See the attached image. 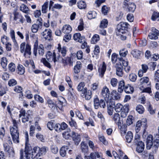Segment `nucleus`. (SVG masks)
<instances>
[{"label":"nucleus","mask_w":159,"mask_h":159,"mask_svg":"<svg viewBox=\"0 0 159 159\" xmlns=\"http://www.w3.org/2000/svg\"><path fill=\"white\" fill-rule=\"evenodd\" d=\"M71 120L69 122L70 125L71 127H74V129H77L78 126L75 121L72 118H71Z\"/></svg>","instance_id":"nucleus-52"},{"label":"nucleus","mask_w":159,"mask_h":159,"mask_svg":"<svg viewBox=\"0 0 159 159\" xmlns=\"http://www.w3.org/2000/svg\"><path fill=\"white\" fill-rule=\"evenodd\" d=\"M30 64L33 69H35V66L34 61L32 60H30V62L28 61H25L24 65L25 67H28Z\"/></svg>","instance_id":"nucleus-48"},{"label":"nucleus","mask_w":159,"mask_h":159,"mask_svg":"<svg viewBox=\"0 0 159 159\" xmlns=\"http://www.w3.org/2000/svg\"><path fill=\"white\" fill-rule=\"evenodd\" d=\"M112 93L113 98H114L115 99L118 100L120 98V95L116 91L113 90L112 92Z\"/></svg>","instance_id":"nucleus-51"},{"label":"nucleus","mask_w":159,"mask_h":159,"mask_svg":"<svg viewBox=\"0 0 159 159\" xmlns=\"http://www.w3.org/2000/svg\"><path fill=\"white\" fill-rule=\"evenodd\" d=\"M20 8V10L25 13H27L29 10L28 7L24 4H22Z\"/></svg>","instance_id":"nucleus-49"},{"label":"nucleus","mask_w":159,"mask_h":159,"mask_svg":"<svg viewBox=\"0 0 159 159\" xmlns=\"http://www.w3.org/2000/svg\"><path fill=\"white\" fill-rule=\"evenodd\" d=\"M57 49L58 52L61 53L63 57H65L66 56L67 51L66 50V47L63 46L62 48H61V45L60 43H59L58 44Z\"/></svg>","instance_id":"nucleus-30"},{"label":"nucleus","mask_w":159,"mask_h":159,"mask_svg":"<svg viewBox=\"0 0 159 159\" xmlns=\"http://www.w3.org/2000/svg\"><path fill=\"white\" fill-rule=\"evenodd\" d=\"M71 134L72 137H73V140L74 141L75 144L77 145L80 141V136L74 131L72 132Z\"/></svg>","instance_id":"nucleus-16"},{"label":"nucleus","mask_w":159,"mask_h":159,"mask_svg":"<svg viewBox=\"0 0 159 159\" xmlns=\"http://www.w3.org/2000/svg\"><path fill=\"white\" fill-rule=\"evenodd\" d=\"M146 121V120H145V122L138 121L137 122L136 124V126H137V127H139L140 128H141V127H142L144 129V131L143 133V135H144V134L145 133V129L147 127V124Z\"/></svg>","instance_id":"nucleus-20"},{"label":"nucleus","mask_w":159,"mask_h":159,"mask_svg":"<svg viewBox=\"0 0 159 159\" xmlns=\"http://www.w3.org/2000/svg\"><path fill=\"white\" fill-rule=\"evenodd\" d=\"M136 110L139 114H142L143 113L144 109L143 106L141 105H138L136 107Z\"/></svg>","instance_id":"nucleus-41"},{"label":"nucleus","mask_w":159,"mask_h":159,"mask_svg":"<svg viewBox=\"0 0 159 159\" xmlns=\"http://www.w3.org/2000/svg\"><path fill=\"white\" fill-rule=\"evenodd\" d=\"M134 143L137 145L136 151L139 153L142 152L144 148V144L143 142L140 140V136L138 134L135 136Z\"/></svg>","instance_id":"nucleus-5"},{"label":"nucleus","mask_w":159,"mask_h":159,"mask_svg":"<svg viewBox=\"0 0 159 159\" xmlns=\"http://www.w3.org/2000/svg\"><path fill=\"white\" fill-rule=\"evenodd\" d=\"M34 98L35 100L41 103L44 102V100L43 98L41 97L39 95L35 94L34 96Z\"/></svg>","instance_id":"nucleus-61"},{"label":"nucleus","mask_w":159,"mask_h":159,"mask_svg":"<svg viewBox=\"0 0 159 159\" xmlns=\"http://www.w3.org/2000/svg\"><path fill=\"white\" fill-rule=\"evenodd\" d=\"M7 60L6 57H3L1 59V64L2 68L6 69Z\"/></svg>","instance_id":"nucleus-47"},{"label":"nucleus","mask_w":159,"mask_h":159,"mask_svg":"<svg viewBox=\"0 0 159 159\" xmlns=\"http://www.w3.org/2000/svg\"><path fill=\"white\" fill-rule=\"evenodd\" d=\"M48 3V2H45L42 6V11L43 13H46L47 11Z\"/></svg>","instance_id":"nucleus-54"},{"label":"nucleus","mask_w":159,"mask_h":159,"mask_svg":"<svg viewBox=\"0 0 159 159\" xmlns=\"http://www.w3.org/2000/svg\"><path fill=\"white\" fill-rule=\"evenodd\" d=\"M100 156L98 152H94L91 153L89 156H85V159H96V157L100 158Z\"/></svg>","instance_id":"nucleus-19"},{"label":"nucleus","mask_w":159,"mask_h":159,"mask_svg":"<svg viewBox=\"0 0 159 159\" xmlns=\"http://www.w3.org/2000/svg\"><path fill=\"white\" fill-rule=\"evenodd\" d=\"M46 56L48 61L46 60L45 58H43L41 59V61L42 62L45 66L49 68H50L51 66L48 62H52L53 61L55 63L56 61H57L60 58V56H58L57 57H56V54L55 52H53V54L52 55V53L50 51H48L47 52V53L46 54Z\"/></svg>","instance_id":"nucleus-1"},{"label":"nucleus","mask_w":159,"mask_h":159,"mask_svg":"<svg viewBox=\"0 0 159 159\" xmlns=\"http://www.w3.org/2000/svg\"><path fill=\"white\" fill-rule=\"evenodd\" d=\"M85 86V83L84 82H81L78 85L77 87V90L79 91H81L82 93H84L87 90V89L86 87L84 88Z\"/></svg>","instance_id":"nucleus-21"},{"label":"nucleus","mask_w":159,"mask_h":159,"mask_svg":"<svg viewBox=\"0 0 159 159\" xmlns=\"http://www.w3.org/2000/svg\"><path fill=\"white\" fill-rule=\"evenodd\" d=\"M51 150L52 152L54 154L57 153L58 151L57 147L55 145H52L51 146Z\"/></svg>","instance_id":"nucleus-59"},{"label":"nucleus","mask_w":159,"mask_h":159,"mask_svg":"<svg viewBox=\"0 0 159 159\" xmlns=\"http://www.w3.org/2000/svg\"><path fill=\"white\" fill-rule=\"evenodd\" d=\"M73 39L75 41L80 43H82L83 40V37L81 36L80 33L75 34L73 36Z\"/></svg>","instance_id":"nucleus-29"},{"label":"nucleus","mask_w":159,"mask_h":159,"mask_svg":"<svg viewBox=\"0 0 159 159\" xmlns=\"http://www.w3.org/2000/svg\"><path fill=\"white\" fill-rule=\"evenodd\" d=\"M62 63L64 64V66L67 65L68 64H72V61L71 60L70 57H67L64 58H62Z\"/></svg>","instance_id":"nucleus-34"},{"label":"nucleus","mask_w":159,"mask_h":159,"mask_svg":"<svg viewBox=\"0 0 159 159\" xmlns=\"http://www.w3.org/2000/svg\"><path fill=\"white\" fill-rule=\"evenodd\" d=\"M151 85L148 86L146 87L139 88L143 92H146L150 93L151 92Z\"/></svg>","instance_id":"nucleus-53"},{"label":"nucleus","mask_w":159,"mask_h":159,"mask_svg":"<svg viewBox=\"0 0 159 159\" xmlns=\"http://www.w3.org/2000/svg\"><path fill=\"white\" fill-rule=\"evenodd\" d=\"M38 148L34 147L32 151L31 157L32 159H39L41 156V154L38 152Z\"/></svg>","instance_id":"nucleus-15"},{"label":"nucleus","mask_w":159,"mask_h":159,"mask_svg":"<svg viewBox=\"0 0 159 159\" xmlns=\"http://www.w3.org/2000/svg\"><path fill=\"white\" fill-rule=\"evenodd\" d=\"M140 84L139 88L146 87L151 85V82L149 79L147 77L141 78L140 80Z\"/></svg>","instance_id":"nucleus-10"},{"label":"nucleus","mask_w":159,"mask_h":159,"mask_svg":"<svg viewBox=\"0 0 159 159\" xmlns=\"http://www.w3.org/2000/svg\"><path fill=\"white\" fill-rule=\"evenodd\" d=\"M124 91L126 93H132L134 91V88L130 85L128 84L127 86H125Z\"/></svg>","instance_id":"nucleus-40"},{"label":"nucleus","mask_w":159,"mask_h":159,"mask_svg":"<svg viewBox=\"0 0 159 159\" xmlns=\"http://www.w3.org/2000/svg\"><path fill=\"white\" fill-rule=\"evenodd\" d=\"M81 95L82 97L84 96L86 99L89 100L91 98V91L90 90H87L84 93H82Z\"/></svg>","instance_id":"nucleus-35"},{"label":"nucleus","mask_w":159,"mask_h":159,"mask_svg":"<svg viewBox=\"0 0 159 159\" xmlns=\"http://www.w3.org/2000/svg\"><path fill=\"white\" fill-rule=\"evenodd\" d=\"M128 53V51L125 49H123L120 50L119 52V54L120 56L125 57Z\"/></svg>","instance_id":"nucleus-62"},{"label":"nucleus","mask_w":159,"mask_h":159,"mask_svg":"<svg viewBox=\"0 0 159 159\" xmlns=\"http://www.w3.org/2000/svg\"><path fill=\"white\" fill-rule=\"evenodd\" d=\"M153 137L151 135H149L147 139L146 148L150 149L152 148L153 152H155L159 147L158 142H152Z\"/></svg>","instance_id":"nucleus-3"},{"label":"nucleus","mask_w":159,"mask_h":159,"mask_svg":"<svg viewBox=\"0 0 159 159\" xmlns=\"http://www.w3.org/2000/svg\"><path fill=\"white\" fill-rule=\"evenodd\" d=\"M20 52L21 53H23V56L25 58H30L31 55V46L28 44L26 43L25 42L22 43L20 45Z\"/></svg>","instance_id":"nucleus-4"},{"label":"nucleus","mask_w":159,"mask_h":159,"mask_svg":"<svg viewBox=\"0 0 159 159\" xmlns=\"http://www.w3.org/2000/svg\"><path fill=\"white\" fill-rule=\"evenodd\" d=\"M17 70L18 74L22 75L25 72V68L22 65H19L17 68Z\"/></svg>","instance_id":"nucleus-37"},{"label":"nucleus","mask_w":159,"mask_h":159,"mask_svg":"<svg viewBox=\"0 0 159 159\" xmlns=\"http://www.w3.org/2000/svg\"><path fill=\"white\" fill-rule=\"evenodd\" d=\"M154 80L156 82H159V70H157L155 73Z\"/></svg>","instance_id":"nucleus-64"},{"label":"nucleus","mask_w":159,"mask_h":159,"mask_svg":"<svg viewBox=\"0 0 159 159\" xmlns=\"http://www.w3.org/2000/svg\"><path fill=\"white\" fill-rule=\"evenodd\" d=\"M39 149H38V152L40 153L41 155L43 154H45L46 152V148L45 147H43L41 148L38 147Z\"/></svg>","instance_id":"nucleus-58"},{"label":"nucleus","mask_w":159,"mask_h":159,"mask_svg":"<svg viewBox=\"0 0 159 159\" xmlns=\"http://www.w3.org/2000/svg\"><path fill=\"white\" fill-rule=\"evenodd\" d=\"M78 7L80 9H85L86 7V5L85 2L80 1L77 3Z\"/></svg>","instance_id":"nucleus-46"},{"label":"nucleus","mask_w":159,"mask_h":159,"mask_svg":"<svg viewBox=\"0 0 159 159\" xmlns=\"http://www.w3.org/2000/svg\"><path fill=\"white\" fill-rule=\"evenodd\" d=\"M42 20L41 18L37 20L36 24L32 25L31 30L33 33H36L39 29H41L43 25Z\"/></svg>","instance_id":"nucleus-9"},{"label":"nucleus","mask_w":159,"mask_h":159,"mask_svg":"<svg viewBox=\"0 0 159 159\" xmlns=\"http://www.w3.org/2000/svg\"><path fill=\"white\" fill-rule=\"evenodd\" d=\"M3 146L5 151L8 152L9 155V157H14L15 152L13 148L12 147H10L8 144L6 143H4Z\"/></svg>","instance_id":"nucleus-13"},{"label":"nucleus","mask_w":159,"mask_h":159,"mask_svg":"<svg viewBox=\"0 0 159 159\" xmlns=\"http://www.w3.org/2000/svg\"><path fill=\"white\" fill-rule=\"evenodd\" d=\"M118 91L119 92L121 93L125 89V82L123 80L120 81L118 83Z\"/></svg>","instance_id":"nucleus-31"},{"label":"nucleus","mask_w":159,"mask_h":159,"mask_svg":"<svg viewBox=\"0 0 159 159\" xmlns=\"http://www.w3.org/2000/svg\"><path fill=\"white\" fill-rule=\"evenodd\" d=\"M95 14L96 12L95 11H89L87 16L88 18L89 19H91L95 18L96 17Z\"/></svg>","instance_id":"nucleus-55"},{"label":"nucleus","mask_w":159,"mask_h":159,"mask_svg":"<svg viewBox=\"0 0 159 159\" xmlns=\"http://www.w3.org/2000/svg\"><path fill=\"white\" fill-rule=\"evenodd\" d=\"M81 149L82 152L84 154H87L88 152V147L84 142L81 143Z\"/></svg>","instance_id":"nucleus-32"},{"label":"nucleus","mask_w":159,"mask_h":159,"mask_svg":"<svg viewBox=\"0 0 159 159\" xmlns=\"http://www.w3.org/2000/svg\"><path fill=\"white\" fill-rule=\"evenodd\" d=\"M101 94L105 99H107L109 97L110 92L109 89L106 86H104L102 89Z\"/></svg>","instance_id":"nucleus-17"},{"label":"nucleus","mask_w":159,"mask_h":159,"mask_svg":"<svg viewBox=\"0 0 159 159\" xmlns=\"http://www.w3.org/2000/svg\"><path fill=\"white\" fill-rule=\"evenodd\" d=\"M25 148L24 152L25 154V159H30V151L32 149V147L30 146L29 143V137L28 133L26 132L25 134Z\"/></svg>","instance_id":"nucleus-6"},{"label":"nucleus","mask_w":159,"mask_h":159,"mask_svg":"<svg viewBox=\"0 0 159 159\" xmlns=\"http://www.w3.org/2000/svg\"><path fill=\"white\" fill-rule=\"evenodd\" d=\"M159 35V31L155 28L153 27L151 29V32L148 35L149 38L151 39L156 40L158 39Z\"/></svg>","instance_id":"nucleus-11"},{"label":"nucleus","mask_w":159,"mask_h":159,"mask_svg":"<svg viewBox=\"0 0 159 159\" xmlns=\"http://www.w3.org/2000/svg\"><path fill=\"white\" fill-rule=\"evenodd\" d=\"M82 67V64L80 61H77L74 67V72L75 74L79 73Z\"/></svg>","instance_id":"nucleus-23"},{"label":"nucleus","mask_w":159,"mask_h":159,"mask_svg":"<svg viewBox=\"0 0 159 159\" xmlns=\"http://www.w3.org/2000/svg\"><path fill=\"white\" fill-rule=\"evenodd\" d=\"M100 39L99 35L97 34H94L91 40V43L93 44L96 43Z\"/></svg>","instance_id":"nucleus-42"},{"label":"nucleus","mask_w":159,"mask_h":159,"mask_svg":"<svg viewBox=\"0 0 159 159\" xmlns=\"http://www.w3.org/2000/svg\"><path fill=\"white\" fill-rule=\"evenodd\" d=\"M128 24L127 23L121 22L117 25L116 34L118 35L119 33L122 34L128 32Z\"/></svg>","instance_id":"nucleus-7"},{"label":"nucleus","mask_w":159,"mask_h":159,"mask_svg":"<svg viewBox=\"0 0 159 159\" xmlns=\"http://www.w3.org/2000/svg\"><path fill=\"white\" fill-rule=\"evenodd\" d=\"M124 109V106L121 104L118 103L115 106V110L116 112H120Z\"/></svg>","instance_id":"nucleus-45"},{"label":"nucleus","mask_w":159,"mask_h":159,"mask_svg":"<svg viewBox=\"0 0 159 159\" xmlns=\"http://www.w3.org/2000/svg\"><path fill=\"white\" fill-rule=\"evenodd\" d=\"M120 125V126H118V128L120 129L121 135L122 136H124L125 135L127 131V125L124 124Z\"/></svg>","instance_id":"nucleus-27"},{"label":"nucleus","mask_w":159,"mask_h":159,"mask_svg":"<svg viewBox=\"0 0 159 159\" xmlns=\"http://www.w3.org/2000/svg\"><path fill=\"white\" fill-rule=\"evenodd\" d=\"M72 30L71 27L68 25H64L62 28V32L66 34H70Z\"/></svg>","instance_id":"nucleus-28"},{"label":"nucleus","mask_w":159,"mask_h":159,"mask_svg":"<svg viewBox=\"0 0 159 159\" xmlns=\"http://www.w3.org/2000/svg\"><path fill=\"white\" fill-rule=\"evenodd\" d=\"M8 69L11 72L14 71L16 69V66L15 64L13 62L10 63L8 66Z\"/></svg>","instance_id":"nucleus-57"},{"label":"nucleus","mask_w":159,"mask_h":159,"mask_svg":"<svg viewBox=\"0 0 159 159\" xmlns=\"http://www.w3.org/2000/svg\"><path fill=\"white\" fill-rule=\"evenodd\" d=\"M133 134L130 131H128L125 136L126 142L129 143H131L133 138Z\"/></svg>","instance_id":"nucleus-33"},{"label":"nucleus","mask_w":159,"mask_h":159,"mask_svg":"<svg viewBox=\"0 0 159 159\" xmlns=\"http://www.w3.org/2000/svg\"><path fill=\"white\" fill-rule=\"evenodd\" d=\"M124 5L126 8L129 12H133L134 11L136 6L134 3H127L126 2H124Z\"/></svg>","instance_id":"nucleus-12"},{"label":"nucleus","mask_w":159,"mask_h":159,"mask_svg":"<svg viewBox=\"0 0 159 159\" xmlns=\"http://www.w3.org/2000/svg\"><path fill=\"white\" fill-rule=\"evenodd\" d=\"M68 148V147L67 146H62L61 148L59 151L61 156L62 157H65L66 154V151Z\"/></svg>","instance_id":"nucleus-26"},{"label":"nucleus","mask_w":159,"mask_h":159,"mask_svg":"<svg viewBox=\"0 0 159 159\" xmlns=\"http://www.w3.org/2000/svg\"><path fill=\"white\" fill-rule=\"evenodd\" d=\"M10 36L14 44L16 46H18V44L16 41L15 35V32L14 30H11L10 32Z\"/></svg>","instance_id":"nucleus-38"},{"label":"nucleus","mask_w":159,"mask_h":159,"mask_svg":"<svg viewBox=\"0 0 159 159\" xmlns=\"http://www.w3.org/2000/svg\"><path fill=\"white\" fill-rule=\"evenodd\" d=\"M105 100L106 102L107 107H111L112 108L113 107V106L115 105V102L113 99H110L107 101L106 99H105Z\"/></svg>","instance_id":"nucleus-39"},{"label":"nucleus","mask_w":159,"mask_h":159,"mask_svg":"<svg viewBox=\"0 0 159 159\" xmlns=\"http://www.w3.org/2000/svg\"><path fill=\"white\" fill-rule=\"evenodd\" d=\"M14 20L16 21L18 20L19 22L23 23L24 22L23 17L21 14L17 12H15L14 14Z\"/></svg>","instance_id":"nucleus-22"},{"label":"nucleus","mask_w":159,"mask_h":159,"mask_svg":"<svg viewBox=\"0 0 159 159\" xmlns=\"http://www.w3.org/2000/svg\"><path fill=\"white\" fill-rule=\"evenodd\" d=\"M129 111V108L128 106L125 105L124 106V109L121 111V117L125 118L126 116Z\"/></svg>","instance_id":"nucleus-24"},{"label":"nucleus","mask_w":159,"mask_h":159,"mask_svg":"<svg viewBox=\"0 0 159 159\" xmlns=\"http://www.w3.org/2000/svg\"><path fill=\"white\" fill-rule=\"evenodd\" d=\"M38 52L39 55L43 56L44 54V47L42 44L39 45L38 48Z\"/></svg>","instance_id":"nucleus-56"},{"label":"nucleus","mask_w":159,"mask_h":159,"mask_svg":"<svg viewBox=\"0 0 159 159\" xmlns=\"http://www.w3.org/2000/svg\"><path fill=\"white\" fill-rule=\"evenodd\" d=\"M48 103L49 107L52 110H54L55 108H57V105L56 104H55L52 100L51 99H48L47 101Z\"/></svg>","instance_id":"nucleus-43"},{"label":"nucleus","mask_w":159,"mask_h":159,"mask_svg":"<svg viewBox=\"0 0 159 159\" xmlns=\"http://www.w3.org/2000/svg\"><path fill=\"white\" fill-rule=\"evenodd\" d=\"M13 126L10 128V134L13 142L14 143H19V132L18 130L17 122L15 120H12Z\"/></svg>","instance_id":"nucleus-2"},{"label":"nucleus","mask_w":159,"mask_h":159,"mask_svg":"<svg viewBox=\"0 0 159 159\" xmlns=\"http://www.w3.org/2000/svg\"><path fill=\"white\" fill-rule=\"evenodd\" d=\"M108 22L107 19H103L101 22L100 27L102 29L107 27L108 25Z\"/></svg>","instance_id":"nucleus-50"},{"label":"nucleus","mask_w":159,"mask_h":159,"mask_svg":"<svg viewBox=\"0 0 159 159\" xmlns=\"http://www.w3.org/2000/svg\"><path fill=\"white\" fill-rule=\"evenodd\" d=\"M94 105L96 109H98L100 107L103 108H105L106 107L105 101L103 99L99 100L98 98H96L94 99Z\"/></svg>","instance_id":"nucleus-8"},{"label":"nucleus","mask_w":159,"mask_h":159,"mask_svg":"<svg viewBox=\"0 0 159 159\" xmlns=\"http://www.w3.org/2000/svg\"><path fill=\"white\" fill-rule=\"evenodd\" d=\"M137 76L134 74H131L129 75V79L132 82H135L137 79Z\"/></svg>","instance_id":"nucleus-63"},{"label":"nucleus","mask_w":159,"mask_h":159,"mask_svg":"<svg viewBox=\"0 0 159 159\" xmlns=\"http://www.w3.org/2000/svg\"><path fill=\"white\" fill-rule=\"evenodd\" d=\"M131 53L134 57L138 58L141 55V52L139 50L134 49L131 52Z\"/></svg>","instance_id":"nucleus-36"},{"label":"nucleus","mask_w":159,"mask_h":159,"mask_svg":"<svg viewBox=\"0 0 159 159\" xmlns=\"http://www.w3.org/2000/svg\"><path fill=\"white\" fill-rule=\"evenodd\" d=\"M151 19L153 21H159V13L154 11L152 16Z\"/></svg>","instance_id":"nucleus-44"},{"label":"nucleus","mask_w":159,"mask_h":159,"mask_svg":"<svg viewBox=\"0 0 159 159\" xmlns=\"http://www.w3.org/2000/svg\"><path fill=\"white\" fill-rule=\"evenodd\" d=\"M106 70V65L105 62H103L101 68H99L98 70L99 73V75L101 77H102L103 76Z\"/></svg>","instance_id":"nucleus-25"},{"label":"nucleus","mask_w":159,"mask_h":159,"mask_svg":"<svg viewBox=\"0 0 159 159\" xmlns=\"http://www.w3.org/2000/svg\"><path fill=\"white\" fill-rule=\"evenodd\" d=\"M45 40H50L52 37V31L49 29H45L42 34Z\"/></svg>","instance_id":"nucleus-14"},{"label":"nucleus","mask_w":159,"mask_h":159,"mask_svg":"<svg viewBox=\"0 0 159 159\" xmlns=\"http://www.w3.org/2000/svg\"><path fill=\"white\" fill-rule=\"evenodd\" d=\"M113 120L117 124L118 126H120V125L123 124V121L122 120H120V114L118 113L114 114L113 117Z\"/></svg>","instance_id":"nucleus-18"},{"label":"nucleus","mask_w":159,"mask_h":159,"mask_svg":"<svg viewBox=\"0 0 159 159\" xmlns=\"http://www.w3.org/2000/svg\"><path fill=\"white\" fill-rule=\"evenodd\" d=\"M133 116L130 115L128 116L126 120V123L128 125H130L133 123Z\"/></svg>","instance_id":"nucleus-60"}]
</instances>
